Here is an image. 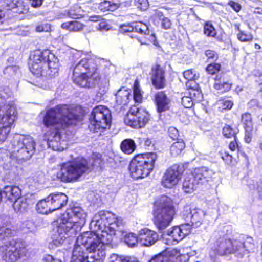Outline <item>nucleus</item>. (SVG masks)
Returning a JSON list of instances; mask_svg holds the SVG:
<instances>
[{"label":"nucleus","mask_w":262,"mask_h":262,"mask_svg":"<svg viewBox=\"0 0 262 262\" xmlns=\"http://www.w3.org/2000/svg\"><path fill=\"white\" fill-rule=\"evenodd\" d=\"M45 262H62V261L60 259L54 258L52 255H48L45 257Z\"/></svg>","instance_id":"69168bd1"},{"label":"nucleus","mask_w":262,"mask_h":262,"mask_svg":"<svg viewBox=\"0 0 262 262\" xmlns=\"http://www.w3.org/2000/svg\"><path fill=\"white\" fill-rule=\"evenodd\" d=\"M124 242L131 247L136 246L139 243V234L138 235L133 233L126 234L124 236Z\"/></svg>","instance_id":"a18cd8bd"},{"label":"nucleus","mask_w":262,"mask_h":262,"mask_svg":"<svg viewBox=\"0 0 262 262\" xmlns=\"http://www.w3.org/2000/svg\"><path fill=\"white\" fill-rule=\"evenodd\" d=\"M96 225L102 232L114 234L116 229L122 224V220L108 211H100L98 213Z\"/></svg>","instance_id":"ddd939ff"},{"label":"nucleus","mask_w":262,"mask_h":262,"mask_svg":"<svg viewBox=\"0 0 262 262\" xmlns=\"http://www.w3.org/2000/svg\"><path fill=\"white\" fill-rule=\"evenodd\" d=\"M120 147L121 150L126 155H131L137 148L135 142L130 138L124 139L121 142Z\"/></svg>","instance_id":"473e14b6"},{"label":"nucleus","mask_w":262,"mask_h":262,"mask_svg":"<svg viewBox=\"0 0 262 262\" xmlns=\"http://www.w3.org/2000/svg\"><path fill=\"white\" fill-rule=\"evenodd\" d=\"M228 123L225 124L222 129L223 137L226 139H231L237 136L239 129L233 121L229 120Z\"/></svg>","instance_id":"c85d7f7f"},{"label":"nucleus","mask_w":262,"mask_h":262,"mask_svg":"<svg viewBox=\"0 0 262 262\" xmlns=\"http://www.w3.org/2000/svg\"><path fill=\"white\" fill-rule=\"evenodd\" d=\"M154 21H161V26L164 29H169L171 28L172 23L170 19L167 17L164 16L162 12L156 10L153 15Z\"/></svg>","instance_id":"2f4dec72"},{"label":"nucleus","mask_w":262,"mask_h":262,"mask_svg":"<svg viewBox=\"0 0 262 262\" xmlns=\"http://www.w3.org/2000/svg\"><path fill=\"white\" fill-rule=\"evenodd\" d=\"M237 241H232L229 238L220 236L211 245L210 257L215 261L217 256H223L234 254L239 250L240 245Z\"/></svg>","instance_id":"9b49d317"},{"label":"nucleus","mask_w":262,"mask_h":262,"mask_svg":"<svg viewBox=\"0 0 262 262\" xmlns=\"http://www.w3.org/2000/svg\"><path fill=\"white\" fill-rule=\"evenodd\" d=\"M182 215L187 225L197 228L202 224L205 213L193 206L186 205L184 207Z\"/></svg>","instance_id":"2eb2a0df"},{"label":"nucleus","mask_w":262,"mask_h":262,"mask_svg":"<svg viewBox=\"0 0 262 262\" xmlns=\"http://www.w3.org/2000/svg\"><path fill=\"white\" fill-rule=\"evenodd\" d=\"M89 120L90 130L93 133L103 132L111 126V112L106 106L97 105L93 108Z\"/></svg>","instance_id":"1a4fd4ad"},{"label":"nucleus","mask_w":262,"mask_h":262,"mask_svg":"<svg viewBox=\"0 0 262 262\" xmlns=\"http://www.w3.org/2000/svg\"><path fill=\"white\" fill-rule=\"evenodd\" d=\"M190 232L186 228V225L174 226L167 231L168 238L166 239V244L169 245H175L183 239Z\"/></svg>","instance_id":"a211bd4d"},{"label":"nucleus","mask_w":262,"mask_h":262,"mask_svg":"<svg viewBox=\"0 0 262 262\" xmlns=\"http://www.w3.org/2000/svg\"><path fill=\"white\" fill-rule=\"evenodd\" d=\"M51 51L49 49H36L30 53L29 58V67L32 73L36 77L43 76L47 68V62Z\"/></svg>","instance_id":"f8f14e48"},{"label":"nucleus","mask_w":262,"mask_h":262,"mask_svg":"<svg viewBox=\"0 0 262 262\" xmlns=\"http://www.w3.org/2000/svg\"><path fill=\"white\" fill-rule=\"evenodd\" d=\"M196 103L190 96H184L182 98V104L186 108H190Z\"/></svg>","instance_id":"6e6d98bb"},{"label":"nucleus","mask_w":262,"mask_h":262,"mask_svg":"<svg viewBox=\"0 0 262 262\" xmlns=\"http://www.w3.org/2000/svg\"><path fill=\"white\" fill-rule=\"evenodd\" d=\"M51 55L52 56H49V60L47 62V68H46L43 75V77L48 78H52L58 75L59 71V62L52 52Z\"/></svg>","instance_id":"b1692460"},{"label":"nucleus","mask_w":262,"mask_h":262,"mask_svg":"<svg viewBox=\"0 0 262 262\" xmlns=\"http://www.w3.org/2000/svg\"><path fill=\"white\" fill-rule=\"evenodd\" d=\"M219 154L222 159L224 161L226 164L228 165H232L234 164V159L232 156L229 154L228 151L221 150Z\"/></svg>","instance_id":"09e8293b"},{"label":"nucleus","mask_w":262,"mask_h":262,"mask_svg":"<svg viewBox=\"0 0 262 262\" xmlns=\"http://www.w3.org/2000/svg\"><path fill=\"white\" fill-rule=\"evenodd\" d=\"M91 159V163L86 158L79 156L61 163L56 173L57 179L66 183L75 182L95 168L102 170L104 168L105 162L101 154L92 153Z\"/></svg>","instance_id":"f03ea898"},{"label":"nucleus","mask_w":262,"mask_h":262,"mask_svg":"<svg viewBox=\"0 0 262 262\" xmlns=\"http://www.w3.org/2000/svg\"><path fill=\"white\" fill-rule=\"evenodd\" d=\"M185 147V143L182 139H178L172 143L170 148L172 156L176 157L181 154Z\"/></svg>","instance_id":"4c0bfd02"},{"label":"nucleus","mask_w":262,"mask_h":262,"mask_svg":"<svg viewBox=\"0 0 262 262\" xmlns=\"http://www.w3.org/2000/svg\"><path fill=\"white\" fill-rule=\"evenodd\" d=\"M82 116L75 113L69 105L60 104L46 110L41 123L48 129L43 134V137L49 146L53 147V143L59 142L62 132L66 128L76 126L81 121Z\"/></svg>","instance_id":"f257e3e1"},{"label":"nucleus","mask_w":262,"mask_h":262,"mask_svg":"<svg viewBox=\"0 0 262 262\" xmlns=\"http://www.w3.org/2000/svg\"><path fill=\"white\" fill-rule=\"evenodd\" d=\"M17 230L10 227L7 224L4 223L0 226V241L5 243L11 241L14 237L17 235Z\"/></svg>","instance_id":"bb28decb"},{"label":"nucleus","mask_w":262,"mask_h":262,"mask_svg":"<svg viewBox=\"0 0 262 262\" xmlns=\"http://www.w3.org/2000/svg\"><path fill=\"white\" fill-rule=\"evenodd\" d=\"M134 32L141 35L139 40L142 44H149L156 40L155 35L150 33L147 25L142 22L134 23Z\"/></svg>","instance_id":"aec40b11"},{"label":"nucleus","mask_w":262,"mask_h":262,"mask_svg":"<svg viewBox=\"0 0 262 262\" xmlns=\"http://www.w3.org/2000/svg\"><path fill=\"white\" fill-rule=\"evenodd\" d=\"M100 61L92 57L84 58L75 67L73 72L74 82L82 87L90 88L101 79Z\"/></svg>","instance_id":"20e7f679"},{"label":"nucleus","mask_w":262,"mask_h":262,"mask_svg":"<svg viewBox=\"0 0 262 262\" xmlns=\"http://www.w3.org/2000/svg\"><path fill=\"white\" fill-rule=\"evenodd\" d=\"M142 143H143L144 146L149 147L151 145L152 141L151 139L149 138H145L143 139V140H142Z\"/></svg>","instance_id":"338daca9"},{"label":"nucleus","mask_w":262,"mask_h":262,"mask_svg":"<svg viewBox=\"0 0 262 262\" xmlns=\"http://www.w3.org/2000/svg\"><path fill=\"white\" fill-rule=\"evenodd\" d=\"M244 141L247 143H250L252 139L254 129H244Z\"/></svg>","instance_id":"bf43d9fd"},{"label":"nucleus","mask_w":262,"mask_h":262,"mask_svg":"<svg viewBox=\"0 0 262 262\" xmlns=\"http://www.w3.org/2000/svg\"><path fill=\"white\" fill-rule=\"evenodd\" d=\"M23 145L27 152L28 153L30 152H33L35 150V143L34 141L32 140L28 142H26L25 140H24L23 141Z\"/></svg>","instance_id":"4d7b16f0"},{"label":"nucleus","mask_w":262,"mask_h":262,"mask_svg":"<svg viewBox=\"0 0 262 262\" xmlns=\"http://www.w3.org/2000/svg\"><path fill=\"white\" fill-rule=\"evenodd\" d=\"M221 69L222 66L220 63L213 62L206 66L205 70L209 75H214L219 73Z\"/></svg>","instance_id":"de8ad7c7"},{"label":"nucleus","mask_w":262,"mask_h":262,"mask_svg":"<svg viewBox=\"0 0 262 262\" xmlns=\"http://www.w3.org/2000/svg\"><path fill=\"white\" fill-rule=\"evenodd\" d=\"M134 23L127 24H123L120 26L119 31L121 33H126L134 32Z\"/></svg>","instance_id":"5fc2aeb1"},{"label":"nucleus","mask_w":262,"mask_h":262,"mask_svg":"<svg viewBox=\"0 0 262 262\" xmlns=\"http://www.w3.org/2000/svg\"><path fill=\"white\" fill-rule=\"evenodd\" d=\"M176 214L173 200L166 195H162L153 204L152 222L159 231H163L169 227Z\"/></svg>","instance_id":"39448f33"},{"label":"nucleus","mask_w":262,"mask_h":262,"mask_svg":"<svg viewBox=\"0 0 262 262\" xmlns=\"http://www.w3.org/2000/svg\"><path fill=\"white\" fill-rule=\"evenodd\" d=\"M101 19V16L99 15H92L90 16V20L93 21H98Z\"/></svg>","instance_id":"774afa93"},{"label":"nucleus","mask_w":262,"mask_h":262,"mask_svg":"<svg viewBox=\"0 0 262 262\" xmlns=\"http://www.w3.org/2000/svg\"><path fill=\"white\" fill-rule=\"evenodd\" d=\"M121 6L120 2H115L112 1L104 0L99 3L98 9L102 12H113Z\"/></svg>","instance_id":"c756f323"},{"label":"nucleus","mask_w":262,"mask_h":262,"mask_svg":"<svg viewBox=\"0 0 262 262\" xmlns=\"http://www.w3.org/2000/svg\"><path fill=\"white\" fill-rule=\"evenodd\" d=\"M84 11L81 6L74 4L66 12L67 16L72 19H80L84 17Z\"/></svg>","instance_id":"f704fd0d"},{"label":"nucleus","mask_w":262,"mask_h":262,"mask_svg":"<svg viewBox=\"0 0 262 262\" xmlns=\"http://www.w3.org/2000/svg\"><path fill=\"white\" fill-rule=\"evenodd\" d=\"M150 81L156 90H161L166 87L167 81L165 67L159 63H156L151 67L149 72Z\"/></svg>","instance_id":"dca6fc26"},{"label":"nucleus","mask_w":262,"mask_h":262,"mask_svg":"<svg viewBox=\"0 0 262 262\" xmlns=\"http://www.w3.org/2000/svg\"><path fill=\"white\" fill-rule=\"evenodd\" d=\"M2 194V198H4L6 200L11 202L16 201L19 199L21 195V190L18 186L7 185L5 186L3 190H0Z\"/></svg>","instance_id":"5701e85b"},{"label":"nucleus","mask_w":262,"mask_h":262,"mask_svg":"<svg viewBox=\"0 0 262 262\" xmlns=\"http://www.w3.org/2000/svg\"><path fill=\"white\" fill-rule=\"evenodd\" d=\"M35 30L37 32H49L51 30L50 24L45 23L37 25Z\"/></svg>","instance_id":"13d9d810"},{"label":"nucleus","mask_w":262,"mask_h":262,"mask_svg":"<svg viewBox=\"0 0 262 262\" xmlns=\"http://www.w3.org/2000/svg\"><path fill=\"white\" fill-rule=\"evenodd\" d=\"M48 196L40 200L36 204V208L37 212L40 214H47L53 212Z\"/></svg>","instance_id":"72a5a7b5"},{"label":"nucleus","mask_w":262,"mask_h":262,"mask_svg":"<svg viewBox=\"0 0 262 262\" xmlns=\"http://www.w3.org/2000/svg\"><path fill=\"white\" fill-rule=\"evenodd\" d=\"M204 54L207 57V61H216L219 59V55L217 53L213 50H206L204 52Z\"/></svg>","instance_id":"603ef678"},{"label":"nucleus","mask_w":262,"mask_h":262,"mask_svg":"<svg viewBox=\"0 0 262 262\" xmlns=\"http://www.w3.org/2000/svg\"><path fill=\"white\" fill-rule=\"evenodd\" d=\"M220 108L222 110H231L233 106V102L232 100H227L225 98H221L219 100Z\"/></svg>","instance_id":"864d4df0"},{"label":"nucleus","mask_w":262,"mask_h":262,"mask_svg":"<svg viewBox=\"0 0 262 262\" xmlns=\"http://www.w3.org/2000/svg\"><path fill=\"white\" fill-rule=\"evenodd\" d=\"M203 32L208 37H215L217 32L210 21H206L203 26Z\"/></svg>","instance_id":"c03bdc74"},{"label":"nucleus","mask_w":262,"mask_h":262,"mask_svg":"<svg viewBox=\"0 0 262 262\" xmlns=\"http://www.w3.org/2000/svg\"><path fill=\"white\" fill-rule=\"evenodd\" d=\"M183 77L185 79L188 80L187 82V86L188 83L192 81H195V80L198 79L200 77L199 73L197 72L194 69H190L184 71L183 73Z\"/></svg>","instance_id":"79ce46f5"},{"label":"nucleus","mask_w":262,"mask_h":262,"mask_svg":"<svg viewBox=\"0 0 262 262\" xmlns=\"http://www.w3.org/2000/svg\"><path fill=\"white\" fill-rule=\"evenodd\" d=\"M133 99L137 103H141L143 100V93L140 87V82L138 79L134 81L133 86Z\"/></svg>","instance_id":"58836bf2"},{"label":"nucleus","mask_w":262,"mask_h":262,"mask_svg":"<svg viewBox=\"0 0 262 262\" xmlns=\"http://www.w3.org/2000/svg\"><path fill=\"white\" fill-rule=\"evenodd\" d=\"M110 262H124V257L114 255L111 257Z\"/></svg>","instance_id":"e2e57ef3"},{"label":"nucleus","mask_w":262,"mask_h":262,"mask_svg":"<svg viewBox=\"0 0 262 262\" xmlns=\"http://www.w3.org/2000/svg\"><path fill=\"white\" fill-rule=\"evenodd\" d=\"M26 243L21 239H12L0 246V257L5 262H17L30 257Z\"/></svg>","instance_id":"0eeeda50"},{"label":"nucleus","mask_w":262,"mask_h":262,"mask_svg":"<svg viewBox=\"0 0 262 262\" xmlns=\"http://www.w3.org/2000/svg\"><path fill=\"white\" fill-rule=\"evenodd\" d=\"M85 25L78 20H72L61 24V27L70 32H80L83 30Z\"/></svg>","instance_id":"7c9ffc66"},{"label":"nucleus","mask_w":262,"mask_h":262,"mask_svg":"<svg viewBox=\"0 0 262 262\" xmlns=\"http://www.w3.org/2000/svg\"><path fill=\"white\" fill-rule=\"evenodd\" d=\"M150 119L151 115L146 109L133 105L127 112L124 121L127 126L138 129L144 128Z\"/></svg>","instance_id":"9d476101"},{"label":"nucleus","mask_w":262,"mask_h":262,"mask_svg":"<svg viewBox=\"0 0 262 262\" xmlns=\"http://www.w3.org/2000/svg\"><path fill=\"white\" fill-rule=\"evenodd\" d=\"M86 214L79 206L71 207L62 214L58 226V231L60 233H68L74 226H81L85 222Z\"/></svg>","instance_id":"6e6552de"},{"label":"nucleus","mask_w":262,"mask_h":262,"mask_svg":"<svg viewBox=\"0 0 262 262\" xmlns=\"http://www.w3.org/2000/svg\"><path fill=\"white\" fill-rule=\"evenodd\" d=\"M189 90V96L197 103L201 102L203 99V94L199 85L195 81L188 83L187 86Z\"/></svg>","instance_id":"cd10ccee"},{"label":"nucleus","mask_w":262,"mask_h":262,"mask_svg":"<svg viewBox=\"0 0 262 262\" xmlns=\"http://www.w3.org/2000/svg\"><path fill=\"white\" fill-rule=\"evenodd\" d=\"M189 174L199 184L202 183L203 180L208 181L212 177L213 172L206 167H201L193 169Z\"/></svg>","instance_id":"393cba45"},{"label":"nucleus","mask_w":262,"mask_h":262,"mask_svg":"<svg viewBox=\"0 0 262 262\" xmlns=\"http://www.w3.org/2000/svg\"><path fill=\"white\" fill-rule=\"evenodd\" d=\"M232 138L233 140L230 141L228 144V148L231 151H240L242 149V146L237 136Z\"/></svg>","instance_id":"8fccbe9b"},{"label":"nucleus","mask_w":262,"mask_h":262,"mask_svg":"<svg viewBox=\"0 0 262 262\" xmlns=\"http://www.w3.org/2000/svg\"><path fill=\"white\" fill-rule=\"evenodd\" d=\"M188 163H176L169 167L164 173L161 184L165 188H171L176 186L186 170H188Z\"/></svg>","instance_id":"4468645a"},{"label":"nucleus","mask_w":262,"mask_h":262,"mask_svg":"<svg viewBox=\"0 0 262 262\" xmlns=\"http://www.w3.org/2000/svg\"><path fill=\"white\" fill-rule=\"evenodd\" d=\"M241 122L244 129H254L253 121L251 114L245 112L241 115Z\"/></svg>","instance_id":"ea45409f"},{"label":"nucleus","mask_w":262,"mask_h":262,"mask_svg":"<svg viewBox=\"0 0 262 262\" xmlns=\"http://www.w3.org/2000/svg\"><path fill=\"white\" fill-rule=\"evenodd\" d=\"M134 5L141 11L147 10L149 7V0H134Z\"/></svg>","instance_id":"3c124183"},{"label":"nucleus","mask_w":262,"mask_h":262,"mask_svg":"<svg viewBox=\"0 0 262 262\" xmlns=\"http://www.w3.org/2000/svg\"><path fill=\"white\" fill-rule=\"evenodd\" d=\"M199 184L190 175L188 174L183 183V189L187 193L192 192L196 188Z\"/></svg>","instance_id":"c9c22d12"},{"label":"nucleus","mask_w":262,"mask_h":262,"mask_svg":"<svg viewBox=\"0 0 262 262\" xmlns=\"http://www.w3.org/2000/svg\"><path fill=\"white\" fill-rule=\"evenodd\" d=\"M48 200L53 211L61 209L67 205L68 196L63 193H51L48 195Z\"/></svg>","instance_id":"4be33fe9"},{"label":"nucleus","mask_w":262,"mask_h":262,"mask_svg":"<svg viewBox=\"0 0 262 262\" xmlns=\"http://www.w3.org/2000/svg\"><path fill=\"white\" fill-rule=\"evenodd\" d=\"M139 243L146 247L153 245L159 239L158 233L147 228L141 229L139 231Z\"/></svg>","instance_id":"412c9836"},{"label":"nucleus","mask_w":262,"mask_h":262,"mask_svg":"<svg viewBox=\"0 0 262 262\" xmlns=\"http://www.w3.org/2000/svg\"><path fill=\"white\" fill-rule=\"evenodd\" d=\"M154 103L159 114L170 110L171 100L165 91L157 92L154 95Z\"/></svg>","instance_id":"6ab92c4d"},{"label":"nucleus","mask_w":262,"mask_h":262,"mask_svg":"<svg viewBox=\"0 0 262 262\" xmlns=\"http://www.w3.org/2000/svg\"><path fill=\"white\" fill-rule=\"evenodd\" d=\"M81 245H75L72 257L81 262H89L86 250L94 253L97 260H103L105 257V244L95 232L89 231L81 234L77 238Z\"/></svg>","instance_id":"7ed1b4c3"},{"label":"nucleus","mask_w":262,"mask_h":262,"mask_svg":"<svg viewBox=\"0 0 262 262\" xmlns=\"http://www.w3.org/2000/svg\"><path fill=\"white\" fill-rule=\"evenodd\" d=\"M237 243L240 245V248H241L242 245L243 248H244L245 250L248 252H250L255 248L254 240L251 237H247L243 243L237 241Z\"/></svg>","instance_id":"49530a36"},{"label":"nucleus","mask_w":262,"mask_h":262,"mask_svg":"<svg viewBox=\"0 0 262 262\" xmlns=\"http://www.w3.org/2000/svg\"><path fill=\"white\" fill-rule=\"evenodd\" d=\"M43 0H29L31 5L34 8L40 7L42 4Z\"/></svg>","instance_id":"0e129e2a"},{"label":"nucleus","mask_w":262,"mask_h":262,"mask_svg":"<svg viewBox=\"0 0 262 262\" xmlns=\"http://www.w3.org/2000/svg\"><path fill=\"white\" fill-rule=\"evenodd\" d=\"M168 135L173 140H178L179 135V131L174 127H170L168 130Z\"/></svg>","instance_id":"052dcab7"},{"label":"nucleus","mask_w":262,"mask_h":262,"mask_svg":"<svg viewBox=\"0 0 262 262\" xmlns=\"http://www.w3.org/2000/svg\"><path fill=\"white\" fill-rule=\"evenodd\" d=\"M232 84L228 82H215L213 88L221 93L229 92L232 88Z\"/></svg>","instance_id":"37998d69"},{"label":"nucleus","mask_w":262,"mask_h":262,"mask_svg":"<svg viewBox=\"0 0 262 262\" xmlns=\"http://www.w3.org/2000/svg\"><path fill=\"white\" fill-rule=\"evenodd\" d=\"M228 5L236 12H239L241 9V5L237 2L230 0L228 2Z\"/></svg>","instance_id":"680f3d73"},{"label":"nucleus","mask_w":262,"mask_h":262,"mask_svg":"<svg viewBox=\"0 0 262 262\" xmlns=\"http://www.w3.org/2000/svg\"><path fill=\"white\" fill-rule=\"evenodd\" d=\"M27 198L17 199L13 203V207L14 210L17 212H24L27 211L30 207V204L28 202Z\"/></svg>","instance_id":"e433bc0d"},{"label":"nucleus","mask_w":262,"mask_h":262,"mask_svg":"<svg viewBox=\"0 0 262 262\" xmlns=\"http://www.w3.org/2000/svg\"><path fill=\"white\" fill-rule=\"evenodd\" d=\"M158 157L157 153L154 152L135 155L132 159L129 166L132 177L138 180L148 177L155 169Z\"/></svg>","instance_id":"423d86ee"},{"label":"nucleus","mask_w":262,"mask_h":262,"mask_svg":"<svg viewBox=\"0 0 262 262\" xmlns=\"http://www.w3.org/2000/svg\"><path fill=\"white\" fill-rule=\"evenodd\" d=\"M16 116L11 110H7L0 119V143L4 142L8 138L12 124L14 123Z\"/></svg>","instance_id":"f3484780"},{"label":"nucleus","mask_w":262,"mask_h":262,"mask_svg":"<svg viewBox=\"0 0 262 262\" xmlns=\"http://www.w3.org/2000/svg\"><path fill=\"white\" fill-rule=\"evenodd\" d=\"M177 253L178 251L175 249L172 250L166 249L156 255L150 262H176L175 255Z\"/></svg>","instance_id":"a878e982"},{"label":"nucleus","mask_w":262,"mask_h":262,"mask_svg":"<svg viewBox=\"0 0 262 262\" xmlns=\"http://www.w3.org/2000/svg\"><path fill=\"white\" fill-rule=\"evenodd\" d=\"M238 32L237 34V39L242 42H250L253 41L254 37L251 32H246L240 29L239 27H237Z\"/></svg>","instance_id":"a19ab883"}]
</instances>
